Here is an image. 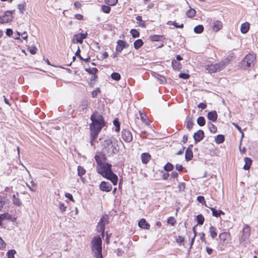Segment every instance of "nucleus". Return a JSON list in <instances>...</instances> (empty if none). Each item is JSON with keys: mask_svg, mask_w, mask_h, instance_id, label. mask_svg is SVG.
<instances>
[{"mask_svg": "<svg viewBox=\"0 0 258 258\" xmlns=\"http://www.w3.org/2000/svg\"><path fill=\"white\" fill-rule=\"evenodd\" d=\"M90 119L92 122L90 124V144L92 146H94V143L102 128L104 125L103 117L98 112L93 113Z\"/></svg>", "mask_w": 258, "mask_h": 258, "instance_id": "nucleus-1", "label": "nucleus"}, {"mask_svg": "<svg viewBox=\"0 0 258 258\" xmlns=\"http://www.w3.org/2000/svg\"><path fill=\"white\" fill-rule=\"evenodd\" d=\"M98 172L103 177L110 180L114 185H116L118 177L111 170V165L104 163L97 167Z\"/></svg>", "mask_w": 258, "mask_h": 258, "instance_id": "nucleus-2", "label": "nucleus"}, {"mask_svg": "<svg viewBox=\"0 0 258 258\" xmlns=\"http://www.w3.org/2000/svg\"><path fill=\"white\" fill-rule=\"evenodd\" d=\"M91 249L95 258H103L102 254V240L99 236H95L91 243Z\"/></svg>", "mask_w": 258, "mask_h": 258, "instance_id": "nucleus-3", "label": "nucleus"}, {"mask_svg": "<svg viewBox=\"0 0 258 258\" xmlns=\"http://www.w3.org/2000/svg\"><path fill=\"white\" fill-rule=\"evenodd\" d=\"M229 63V59L226 58L218 63L207 64L205 69L209 73H215L224 70Z\"/></svg>", "mask_w": 258, "mask_h": 258, "instance_id": "nucleus-4", "label": "nucleus"}, {"mask_svg": "<svg viewBox=\"0 0 258 258\" xmlns=\"http://www.w3.org/2000/svg\"><path fill=\"white\" fill-rule=\"evenodd\" d=\"M103 146L109 155L115 154L118 151L116 142L115 140H113L112 138L105 140L104 141Z\"/></svg>", "mask_w": 258, "mask_h": 258, "instance_id": "nucleus-5", "label": "nucleus"}, {"mask_svg": "<svg viewBox=\"0 0 258 258\" xmlns=\"http://www.w3.org/2000/svg\"><path fill=\"white\" fill-rule=\"evenodd\" d=\"M256 55L254 54H247L242 61V65L244 69H247L254 66Z\"/></svg>", "mask_w": 258, "mask_h": 258, "instance_id": "nucleus-6", "label": "nucleus"}, {"mask_svg": "<svg viewBox=\"0 0 258 258\" xmlns=\"http://www.w3.org/2000/svg\"><path fill=\"white\" fill-rule=\"evenodd\" d=\"M250 234V227L245 224L243 228L242 234L240 238V242L244 245L249 242V238Z\"/></svg>", "mask_w": 258, "mask_h": 258, "instance_id": "nucleus-7", "label": "nucleus"}, {"mask_svg": "<svg viewBox=\"0 0 258 258\" xmlns=\"http://www.w3.org/2000/svg\"><path fill=\"white\" fill-rule=\"evenodd\" d=\"M108 223V217L107 216H103L97 226V230L98 232H101L102 237L104 236L105 226Z\"/></svg>", "mask_w": 258, "mask_h": 258, "instance_id": "nucleus-8", "label": "nucleus"}, {"mask_svg": "<svg viewBox=\"0 0 258 258\" xmlns=\"http://www.w3.org/2000/svg\"><path fill=\"white\" fill-rule=\"evenodd\" d=\"M14 11H8L6 12L3 16H0V23L4 24L11 22L13 20L12 14Z\"/></svg>", "mask_w": 258, "mask_h": 258, "instance_id": "nucleus-9", "label": "nucleus"}, {"mask_svg": "<svg viewBox=\"0 0 258 258\" xmlns=\"http://www.w3.org/2000/svg\"><path fill=\"white\" fill-rule=\"evenodd\" d=\"M122 137L123 140L127 143H130L133 140L131 132L126 130H123L122 131Z\"/></svg>", "mask_w": 258, "mask_h": 258, "instance_id": "nucleus-10", "label": "nucleus"}, {"mask_svg": "<svg viewBox=\"0 0 258 258\" xmlns=\"http://www.w3.org/2000/svg\"><path fill=\"white\" fill-rule=\"evenodd\" d=\"M87 36V33H80L78 34H75L73 36V42L76 41L77 43H82L83 40L85 39Z\"/></svg>", "mask_w": 258, "mask_h": 258, "instance_id": "nucleus-11", "label": "nucleus"}, {"mask_svg": "<svg viewBox=\"0 0 258 258\" xmlns=\"http://www.w3.org/2000/svg\"><path fill=\"white\" fill-rule=\"evenodd\" d=\"M95 159L98 165V167L105 163V156L102 153H99L96 154L95 156Z\"/></svg>", "mask_w": 258, "mask_h": 258, "instance_id": "nucleus-12", "label": "nucleus"}, {"mask_svg": "<svg viewBox=\"0 0 258 258\" xmlns=\"http://www.w3.org/2000/svg\"><path fill=\"white\" fill-rule=\"evenodd\" d=\"M100 189L102 191L108 192L112 189V186L108 182L102 181L100 184Z\"/></svg>", "mask_w": 258, "mask_h": 258, "instance_id": "nucleus-13", "label": "nucleus"}, {"mask_svg": "<svg viewBox=\"0 0 258 258\" xmlns=\"http://www.w3.org/2000/svg\"><path fill=\"white\" fill-rule=\"evenodd\" d=\"M230 237V234L227 232L221 233L219 234V238L222 245L228 243V239Z\"/></svg>", "mask_w": 258, "mask_h": 258, "instance_id": "nucleus-14", "label": "nucleus"}, {"mask_svg": "<svg viewBox=\"0 0 258 258\" xmlns=\"http://www.w3.org/2000/svg\"><path fill=\"white\" fill-rule=\"evenodd\" d=\"M212 27L213 31L217 32L222 28L223 25L221 21L217 20L213 23Z\"/></svg>", "mask_w": 258, "mask_h": 258, "instance_id": "nucleus-15", "label": "nucleus"}, {"mask_svg": "<svg viewBox=\"0 0 258 258\" xmlns=\"http://www.w3.org/2000/svg\"><path fill=\"white\" fill-rule=\"evenodd\" d=\"M204 136V133L202 130H199L194 135V138L196 142H200L203 140Z\"/></svg>", "mask_w": 258, "mask_h": 258, "instance_id": "nucleus-16", "label": "nucleus"}, {"mask_svg": "<svg viewBox=\"0 0 258 258\" xmlns=\"http://www.w3.org/2000/svg\"><path fill=\"white\" fill-rule=\"evenodd\" d=\"M139 226L143 229H149L150 228V225L146 222L145 219H141L138 222Z\"/></svg>", "mask_w": 258, "mask_h": 258, "instance_id": "nucleus-17", "label": "nucleus"}, {"mask_svg": "<svg viewBox=\"0 0 258 258\" xmlns=\"http://www.w3.org/2000/svg\"><path fill=\"white\" fill-rule=\"evenodd\" d=\"M125 47V42L123 40H119L117 42L116 50L121 52L122 49Z\"/></svg>", "mask_w": 258, "mask_h": 258, "instance_id": "nucleus-18", "label": "nucleus"}, {"mask_svg": "<svg viewBox=\"0 0 258 258\" xmlns=\"http://www.w3.org/2000/svg\"><path fill=\"white\" fill-rule=\"evenodd\" d=\"M218 115L217 112L216 111H212L209 112L208 113L207 117L209 120H212V121H216L217 119Z\"/></svg>", "mask_w": 258, "mask_h": 258, "instance_id": "nucleus-19", "label": "nucleus"}, {"mask_svg": "<svg viewBox=\"0 0 258 258\" xmlns=\"http://www.w3.org/2000/svg\"><path fill=\"white\" fill-rule=\"evenodd\" d=\"M249 29V24L248 22H245L241 24L240 27L241 32L243 34L246 33Z\"/></svg>", "mask_w": 258, "mask_h": 258, "instance_id": "nucleus-20", "label": "nucleus"}, {"mask_svg": "<svg viewBox=\"0 0 258 258\" xmlns=\"http://www.w3.org/2000/svg\"><path fill=\"white\" fill-rule=\"evenodd\" d=\"M151 156L149 153H145L142 154V161L144 164H147L150 160Z\"/></svg>", "mask_w": 258, "mask_h": 258, "instance_id": "nucleus-21", "label": "nucleus"}, {"mask_svg": "<svg viewBox=\"0 0 258 258\" xmlns=\"http://www.w3.org/2000/svg\"><path fill=\"white\" fill-rule=\"evenodd\" d=\"M245 164L243 166V169L245 170H248L251 165L252 160L250 158L248 157L244 158Z\"/></svg>", "mask_w": 258, "mask_h": 258, "instance_id": "nucleus-22", "label": "nucleus"}, {"mask_svg": "<svg viewBox=\"0 0 258 258\" xmlns=\"http://www.w3.org/2000/svg\"><path fill=\"white\" fill-rule=\"evenodd\" d=\"M193 157L192 151L191 149L187 148L185 151V158L186 161L190 160Z\"/></svg>", "mask_w": 258, "mask_h": 258, "instance_id": "nucleus-23", "label": "nucleus"}, {"mask_svg": "<svg viewBox=\"0 0 258 258\" xmlns=\"http://www.w3.org/2000/svg\"><path fill=\"white\" fill-rule=\"evenodd\" d=\"M0 219H2L3 220L7 219L12 221H13L15 219L13 218L12 215L8 213L1 214L0 215Z\"/></svg>", "mask_w": 258, "mask_h": 258, "instance_id": "nucleus-24", "label": "nucleus"}, {"mask_svg": "<svg viewBox=\"0 0 258 258\" xmlns=\"http://www.w3.org/2000/svg\"><path fill=\"white\" fill-rule=\"evenodd\" d=\"M210 209L212 212V215L213 216L218 217L221 214L224 215V213L221 210H216L214 208H210Z\"/></svg>", "mask_w": 258, "mask_h": 258, "instance_id": "nucleus-25", "label": "nucleus"}, {"mask_svg": "<svg viewBox=\"0 0 258 258\" xmlns=\"http://www.w3.org/2000/svg\"><path fill=\"white\" fill-rule=\"evenodd\" d=\"M89 105V102L88 100H83L79 107V109L81 111H84L86 110Z\"/></svg>", "mask_w": 258, "mask_h": 258, "instance_id": "nucleus-26", "label": "nucleus"}, {"mask_svg": "<svg viewBox=\"0 0 258 258\" xmlns=\"http://www.w3.org/2000/svg\"><path fill=\"white\" fill-rule=\"evenodd\" d=\"M172 66L174 70H179L181 68V64L176 60L173 59L172 61Z\"/></svg>", "mask_w": 258, "mask_h": 258, "instance_id": "nucleus-27", "label": "nucleus"}, {"mask_svg": "<svg viewBox=\"0 0 258 258\" xmlns=\"http://www.w3.org/2000/svg\"><path fill=\"white\" fill-rule=\"evenodd\" d=\"M144 43L142 39H138L134 43V46L136 49H138L142 46Z\"/></svg>", "mask_w": 258, "mask_h": 258, "instance_id": "nucleus-28", "label": "nucleus"}, {"mask_svg": "<svg viewBox=\"0 0 258 258\" xmlns=\"http://www.w3.org/2000/svg\"><path fill=\"white\" fill-rule=\"evenodd\" d=\"M209 232L210 233V235L213 239L215 238L217 236V234L216 232V228L213 226H211L210 227Z\"/></svg>", "mask_w": 258, "mask_h": 258, "instance_id": "nucleus-29", "label": "nucleus"}, {"mask_svg": "<svg viewBox=\"0 0 258 258\" xmlns=\"http://www.w3.org/2000/svg\"><path fill=\"white\" fill-rule=\"evenodd\" d=\"M13 202L14 205L18 207H20L22 205V203L21 202L20 199L16 197V195H14L13 196Z\"/></svg>", "mask_w": 258, "mask_h": 258, "instance_id": "nucleus-30", "label": "nucleus"}, {"mask_svg": "<svg viewBox=\"0 0 258 258\" xmlns=\"http://www.w3.org/2000/svg\"><path fill=\"white\" fill-rule=\"evenodd\" d=\"M155 78H157L158 81L161 84H164L166 82V79L165 78V77L162 76L159 74H156Z\"/></svg>", "mask_w": 258, "mask_h": 258, "instance_id": "nucleus-31", "label": "nucleus"}, {"mask_svg": "<svg viewBox=\"0 0 258 258\" xmlns=\"http://www.w3.org/2000/svg\"><path fill=\"white\" fill-rule=\"evenodd\" d=\"M225 140V138L223 135H219L217 136L216 139H215V142L217 144H221L224 142Z\"/></svg>", "mask_w": 258, "mask_h": 258, "instance_id": "nucleus-32", "label": "nucleus"}, {"mask_svg": "<svg viewBox=\"0 0 258 258\" xmlns=\"http://www.w3.org/2000/svg\"><path fill=\"white\" fill-rule=\"evenodd\" d=\"M206 121L205 118L203 116L199 117L197 119V123L200 126H204L205 124Z\"/></svg>", "mask_w": 258, "mask_h": 258, "instance_id": "nucleus-33", "label": "nucleus"}, {"mask_svg": "<svg viewBox=\"0 0 258 258\" xmlns=\"http://www.w3.org/2000/svg\"><path fill=\"white\" fill-rule=\"evenodd\" d=\"M162 36L161 35H151L150 36V38L151 41H159L161 40Z\"/></svg>", "mask_w": 258, "mask_h": 258, "instance_id": "nucleus-34", "label": "nucleus"}, {"mask_svg": "<svg viewBox=\"0 0 258 258\" xmlns=\"http://www.w3.org/2000/svg\"><path fill=\"white\" fill-rule=\"evenodd\" d=\"M204 31V27L203 25H199L194 28V32L196 33H201Z\"/></svg>", "mask_w": 258, "mask_h": 258, "instance_id": "nucleus-35", "label": "nucleus"}, {"mask_svg": "<svg viewBox=\"0 0 258 258\" xmlns=\"http://www.w3.org/2000/svg\"><path fill=\"white\" fill-rule=\"evenodd\" d=\"M77 170H78V174L80 176L83 175L86 173V170H85V169L81 166H79L78 167Z\"/></svg>", "mask_w": 258, "mask_h": 258, "instance_id": "nucleus-36", "label": "nucleus"}, {"mask_svg": "<svg viewBox=\"0 0 258 258\" xmlns=\"http://www.w3.org/2000/svg\"><path fill=\"white\" fill-rule=\"evenodd\" d=\"M208 127L210 132L212 133H215L217 132V127L213 123L210 122L208 123Z\"/></svg>", "mask_w": 258, "mask_h": 258, "instance_id": "nucleus-37", "label": "nucleus"}, {"mask_svg": "<svg viewBox=\"0 0 258 258\" xmlns=\"http://www.w3.org/2000/svg\"><path fill=\"white\" fill-rule=\"evenodd\" d=\"M196 15V11L193 9H190L186 12V15L189 18L194 17Z\"/></svg>", "mask_w": 258, "mask_h": 258, "instance_id": "nucleus-38", "label": "nucleus"}, {"mask_svg": "<svg viewBox=\"0 0 258 258\" xmlns=\"http://www.w3.org/2000/svg\"><path fill=\"white\" fill-rule=\"evenodd\" d=\"M173 168H174L173 165L170 163H167L164 167V170L166 171H172L173 170Z\"/></svg>", "mask_w": 258, "mask_h": 258, "instance_id": "nucleus-39", "label": "nucleus"}, {"mask_svg": "<svg viewBox=\"0 0 258 258\" xmlns=\"http://www.w3.org/2000/svg\"><path fill=\"white\" fill-rule=\"evenodd\" d=\"M111 77L113 80L118 81L120 79V75L118 73H113L111 75Z\"/></svg>", "mask_w": 258, "mask_h": 258, "instance_id": "nucleus-40", "label": "nucleus"}, {"mask_svg": "<svg viewBox=\"0 0 258 258\" xmlns=\"http://www.w3.org/2000/svg\"><path fill=\"white\" fill-rule=\"evenodd\" d=\"M101 10L106 14H108L111 11V8L106 5H102L101 7Z\"/></svg>", "mask_w": 258, "mask_h": 258, "instance_id": "nucleus-41", "label": "nucleus"}, {"mask_svg": "<svg viewBox=\"0 0 258 258\" xmlns=\"http://www.w3.org/2000/svg\"><path fill=\"white\" fill-rule=\"evenodd\" d=\"M16 253V251L14 249L9 250L7 252V256L8 258H15V254Z\"/></svg>", "mask_w": 258, "mask_h": 258, "instance_id": "nucleus-42", "label": "nucleus"}, {"mask_svg": "<svg viewBox=\"0 0 258 258\" xmlns=\"http://www.w3.org/2000/svg\"><path fill=\"white\" fill-rule=\"evenodd\" d=\"M197 220L198 221V223L200 225H203L204 222V218L202 216V215H198L197 216Z\"/></svg>", "mask_w": 258, "mask_h": 258, "instance_id": "nucleus-43", "label": "nucleus"}, {"mask_svg": "<svg viewBox=\"0 0 258 258\" xmlns=\"http://www.w3.org/2000/svg\"><path fill=\"white\" fill-rule=\"evenodd\" d=\"M193 125H194L193 120H192V118H189L187 122L186 127H187V128H188V130H190L192 128Z\"/></svg>", "mask_w": 258, "mask_h": 258, "instance_id": "nucleus-44", "label": "nucleus"}, {"mask_svg": "<svg viewBox=\"0 0 258 258\" xmlns=\"http://www.w3.org/2000/svg\"><path fill=\"white\" fill-rule=\"evenodd\" d=\"M105 3L108 6H114L117 2L118 0H105Z\"/></svg>", "mask_w": 258, "mask_h": 258, "instance_id": "nucleus-45", "label": "nucleus"}, {"mask_svg": "<svg viewBox=\"0 0 258 258\" xmlns=\"http://www.w3.org/2000/svg\"><path fill=\"white\" fill-rule=\"evenodd\" d=\"M168 25H172L176 28H182L183 27V24H181L180 25H178V24L176 22H172V21H169L167 23Z\"/></svg>", "mask_w": 258, "mask_h": 258, "instance_id": "nucleus-46", "label": "nucleus"}, {"mask_svg": "<svg viewBox=\"0 0 258 258\" xmlns=\"http://www.w3.org/2000/svg\"><path fill=\"white\" fill-rule=\"evenodd\" d=\"M130 32L134 38L138 37L140 35L139 31L136 29H132Z\"/></svg>", "mask_w": 258, "mask_h": 258, "instance_id": "nucleus-47", "label": "nucleus"}, {"mask_svg": "<svg viewBox=\"0 0 258 258\" xmlns=\"http://www.w3.org/2000/svg\"><path fill=\"white\" fill-rule=\"evenodd\" d=\"M86 71L90 74L95 75L98 72V69L96 68H93L86 69Z\"/></svg>", "mask_w": 258, "mask_h": 258, "instance_id": "nucleus-48", "label": "nucleus"}, {"mask_svg": "<svg viewBox=\"0 0 258 258\" xmlns=\"http://www.w3.org/2000/svg\"><path fill=\"white\" fill-rule=\"evenodd\" d=\"M113 124L115 126V131L117 132H119L120 130V123L116 119L114 120Z\"/></svg>", "mask_w": 258, "mask_h": 258, "instance_id": "nucleus-49", "label": "nucleus"}, {"mask_svg": "<svg viewBox=\"0 0 258 258\" xmlns=\"http://www.w3.org/2000/svg\"><path fill=\"white\" fill-rule=\"evenodd\" d=\"M167 223L171 225L172 226H174L176 223V221L175 219L172 217H170L168 218L167 220Z\"/></svg>", "mask_w": 258, "mask_h": 258, "instance_id": "nucleus-50", "label": "nucleus"}, {"mask_svg": "<svg viewBox=\"0 0 258 258\" xmlns=\"http://www.w3.org/2000/svg\"><path fill=\"white\" fill-rule=\"evenodd\" d=\"M28 50L32 54H35L36 53L37 48L35 46L29 47L28 48Z\"/></svg>", "mask_w": 258, "mask_h": 258, "instance_id": "nucleus-51", "label": "nucleus"}, {"mask_svg": "<svg viewBox=\"0 0 258 258\" xmlns=\"http://www.w3.org/2000/svg\"><path fill=\"white\" fill-rule=\"evenodd\" d=\"M100 90L99 88H96L95 90L92 92V96L93 98H95L97 96V95L100 93Z\"/></svg>", "mask_w": 258, "mask_h": 258, "instance_id": "nucleus-52", "label": "nucleus"}, {"mask_svg": "<svg viewBox=\"0 0 258 258\" xmlns=\"http://www.w3.org/2000/svg\"><path fill=\"white\" fill-rule=\"evenodd\" d=\"M18 9L21 14H23L25 11V5L24 4H19L18 5Z\"/></svg>", "mask_w": 258, "mask_h": 258, "instance_id": "nucleus-53", "label": "nucleus"}, {"mask_svg": "<svg viewBox=\"0 0 258 258\" xmlns=\"http://www.w3.org/2000/svg\"><path fill=\"white\" fill-rule=\"evenodd\" d=\"M232 124L236 127V128L239 131V132L241 134V138H242L244 136L243 132H242L241 127L238 126L236 123L233 122Z\"/></svg>", "mask_w": 258, "mask_h": 258, "instance_id": "nucleus-54", "label": "nucleus"}, {"mask_svg": "<svg viewBox=\"0 0 258 258\" xmlns=\"http://www.w3.org/2000/svg\"><path fill=\"white\" fill-rule=\"evenodd\" d=\"M5 204V198L0 196V211L2 210V208Z\"/></svg>", "mask_w": 258, "mask_h": 258, "instance_id": "nucleus-55", "label": "nucleus"}, {"mask_svg": "<svg viewBox=\"0 0 258 258\" xmlns=\"http://www.w3.org/2000/svg\"><path fill=\"white\" fill-rule=\"evenodd\" d=\"M17 34H18V35L19 36H21L22 37L23 39H24L25 40H27V37H28V35H27V33L26 32H24L22 33H20L19 32H18Z\"/></svg>", "mask_w": 258, "mask_h": 258, "instance_id": "nucleus-56", "label": "nucleus"}, {"mask_svg": "<svg viewBox=\"0 0 258 258\" xmlns=\"http://www.w3.org/2000/svg\"><path fill=\"white\" fill-rule=\"evenodd\" d=\"M59 209L61 212L66 211L67 207L64 206L62 203H59L58 206Z\"/></svg>", "mask_w": 258, "mask_h": 258, "instance_id": "nucleus-57", "label": "nucleus"}, {"mask_svg": "<svg viewBox=\"0 0 258 258\" xmlns=\"http://www.w3.org/2000/svg\"><path fill=\"white\" fill-rule=\"evenodd\" d=\"M185 188V184L183 182H181L178 185V189L180 191H183Z\"/></svg>", "mask_w": 258, "mask_h": 258, "instance_id": "nucleus-58", "label": "nucleus"}, {"mask_svg": "<svg viewBox=\"0 0 258 258\" xmlns=\"http://www.w3.org/2000/svg\"><path fill=\"white\" fill-rule=\"evenodd\" d=\"M179 77L182 79H187L189 77V75L185 73H180L179 75Z\"/></svg>", "mask_w": 258, "mask_h": 258, "instance_id": "nucleus-59", "label": "nucleus"}, {"mask_svg": "<svg viewBox=\"0 0 258 258\" xmlns=\"http://www.w3.org/2000/svg\"><path fill=\"white\" fill-rule=\"evenodd\" d=\"M5 246H6V243L3 240V239L0 237V249L5 248Z\"/></svg>", "mask_w": 258, "mask_h": 258, "instance_id": "nucleus-60", "label": "nucleus"}, {"mask_svg": "<svg viewBox=\"0 0 258 258\" xmlns=\"http://www.w3.org/2000/svg\"><path fill=\"white\" fill-rule=\"evenodd\" d=\"M65 197L67 198H68L69 200H70L71 201H72L73 202H75V201H74V200L73 199V197L72 195L71 194H70V193H66L65 194Z\"/></svg>", "mask_w": 258, "mask_h": 258, "instance_id": "nucleus-61", "label": "nucleus"}, {"mask_svg": "<svg viewBox=\"0 0 258 258\" xmlns=\"http://www.w3.org/2000/svg\"><path fill=\"white\" fill-rule=\"evenodd\" d=\"M197 200L198 201L203 204V203L205 202V199H204V197H203V196H199L197 197Z\"/></svg>", "mask_w": 258, "mask_h": 258, "instance_id": "nucleus-62", "label": "nucleus"}, {"mask_svg": "<svg viewBox=\"0 0 258 258\" xmlns=\"http://www.w3.org/2000/svg\"><path fill=\"white\" fill-rule=\"evenodd\" d=\"M176 169L179 171H181L183 170V166L180 164H176L175 166Z\"/></svg>", "mask_w": 258, "mask_h": 258, "instance_id": "nucleus-63", "label": "nucleus"}, {"mask_svg": "<svg viewBox=\"0 0 258 258\" xmlns=\"http://www.w3.org/2000/svg\"><path fill=\"white\" fill-rule=\"evenodd\" d=\"M207 107V105L205 103H200L199 105H198V107L199 108H202V109H204L206 108Z\"/></svg>", "mask_w": 258, "mask_h": 258, "instance_id": "nucleus-64", "label": "nucleus"}]
</instances>
